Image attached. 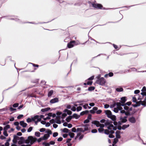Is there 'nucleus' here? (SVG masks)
Returning a JSON list of instances; mask_svg holds the SVG:
<instances>
[{"label": "nucleus", "mask_w": 146, "mask_h": 146, "mask_svg": "<svg viewBox=\"0 0 146 146\" xmlns=\"http://www.w3.org/2000/svg\"><path fill=\"white\" fill-rule=\"evenodd\" d=\"M113 122L111 121H106L105 123V125L107 127L108 129L104 130V133L107 135H109V137H114L112 134L114 133V130L116 129V128L114 127L112 124Z\"/></svg>", "instance_id": "nucleus-1"}, {"label": "nucleus", "mask_w": 146, "mask_h": 146, "mask_svg": "<svg viewBox=\"0 0 146 146\" xmlns=\"http://www.w3.org/2000/svg\"><path fill=\"white\" fill-rule=\"evenodd\" d=\"M28 139L25 140L24 137H20L18 143L19 145H21L25 143L27 144L30 143V145H27L26 146H31L36 140V137H27Z\"/></svg>", "instance_id": "nucleus-2"}, {"label": "nucleus", "mask_w": 146, "mask_h": 146, "mask_svg": "<svg viewBox=\"0 0 146 146\" xmlns=\"http://www.w3.org/2000/svg\"><path fill=\"white\" fill-rule=\"evenodd\" d=\"M88 125H86L83 127L78 128L77 129L75 127H73L72 129V131L74 132H77V135L76 137H78L80 136V133L83 132L85 131H87L88 130Z\"/></svg>", "instance_id": "nucleus-3"}, {"label": "nucleus", "mask_w": 146, "mask_h": 146, "mask_svg": "<svg viewBox=\"0 0 146 146\" xmlns=\"http://www.w3.org/2000/svg\"><path fill=\"white\" fill-rule=\"evenodd\" d=\"M120 112L122 113V115L120 117V120L122 122H125L127 121L126 118L127 117V115L128 114L127 113L125 112V111L124 110L120 111Z\"/></svg>", "instance_id": "nucleus-4"}, {"label": "nucleus", "mask_w": 146, "mask_h": 146, "mask_svg": "<svg viewBox=\"0 0 146 146\" xmlns=\"http://www.w3.org/2000/svg\"><path fill=\"white\" fill-rule=\"evenodd\" d=\"M96 125L97 127H100L98 129V130L99 132L101 133H104V130L103 128L104 126V124H101L100 123L99 121H95L94 123H93Z\"/></svg>", "instance_id": "nucleus-5"}, {"label": "nucleus", "mask_w": 146, "mask_h": 146, "mask_svg": "<svg viewBox=\"0 0 146 146\" xmlns=\"http://www.w3.org/2000/svg\"><path fill=\"white\" fill-rule=\"evenodd\" d=\"M116 105L117 106V108H114L113 109V111L114 112L118 113L119 110H121V111L122 110L123 108L121 106H123L124 105L123 104H121V103L117 102L116 103Z\"/></svg>", "instance_id": "nucleus-6"}, {"label": "nucleus", "mask_w": 146, "mask_h": 146, "mask_svg": "<svg viewBox=\"0 0 146 146\" xmlns=\"http://www.w3.org/2000/svg\"><path fill=\"white\" fill-rule=\"evenodd\" d=\"M100 75L98 76L97 77V78L98 79L97 80L96 82L97 84L101 85H104L105 83V80L104 78L102 77L100 78Z\"/></svg>", "instance_id": "nucleus-7"}, {"label": "nucleus", "mask_w": 146, "mask_h": 146, "mask_svg": "<svg viewBox=\"0 0 146 146\" xmlns=\"http://www.w3.org/2000/svg\"><path fill=\"white\" fill-rule=\"evenodd\" d=\"M32 121H34L36 125L37 124V123L40 121V118H39V115H36L34 117H32Z\"/></svg>", "instance_id": "nucleus-8"}, {"label": "nucleus", "mask_w": 146, "mask_h": 146, "mask_svg": "<svg viewBox=\"0 0 146 146\" xmlns=\"http://www.w3.org/2000/svg\"><path fill=\"white\" fill-rule=\"evenodd\" d=\"M45 134L43 137H49L50 135L52 134L51 131L49 129H47L45 132Z\"/></svg>", "instance_id": "nucleus-9"}, {"label": "nucleus", "mask_w": 146, "mask_h": 146, "mask_svg": "<svg viewBox=\"0 0 146 146\" xmlns=\"http://www.w3.org/2000/svg\"><path fill=\"white\" fill-rule=\"evenodd\" d=\"M68 135L71 137H74V134L72 132H70L68 133H66L63 134V136L64 137H67Z\"/></svg>", "instance_id": "nucleus-10"}, {"label": "nucleus", "mask_w": 146, "mask_h": 146, "mask_svg": "<svg viewBox=\"0 0 146 146\" xmlns=\"http://www.w3.org/2000/svg\"><path fill=\"white\" fill-rule=\"evenodd\" d=\"M141 91L142 92L141 93V94L143 96H145V99L146 100V88L145 86L143 87Z\"/></svg>", "instance_id": "nucleus-11"}, {"label": "nucleus", "mask_w": 146, "mask_h": 146, "mask_svg": "<svg viewBox=\"0 0 146 146\" xmlns=\"http://www.w3.org/2000/svg\"><path fill=\"white\" fill-rule=\"evenodd\" d=\"M124 109L125 110H126L128 114H129V112L132 110V107L129 108L128 106H127L124 104Z\"/></svg>", "instance_id": "nucleus-12"}, {"label": "nucleus", "mask_w": 146, "mask_h": 146, "mask_svg": "<svg viewBox=\"0 0 146 146\" xmlns=\"http://www.w3.org/2000/svg\"><path fill=\"white\" fill-rule=\"evenodd\" d=\"M93 7L97 9H102V5L99 4L93 3L92 4Z\"/></svg>", "instance_id": "nucleus-13"}, {"label": "nucleus", "mask_w": 146, "mask_h": 146, "mask_svg": "<svg viewBox=\"0 0 146 146\" xmlns=\"http://www.w3.org/2000/svg\"><path fill=\"white\" fill-rule=\"evenodd\" d=\"M75 43V41H72L70 42L68 44L67 46L69 48H70L73 47L74 46V44Z\"/></svg>", "instance_id": "nucleus-14"}, {"label": "nucleus", "mask_w": 146, "mask_h": 146, "mask_svg": "<svg viewBox=\"0 0 146 146\" xmlns=\"http://www.w3.org/2000/svg\"><path fill=\"white\" fill-rule=\"evenodd\" d=\"M129 121L132 123H135L136 122L135 118L133 117H129Z\"/></svg>", "instance_id": "nucleus-15"}, {"label": "nucleus", "mask_w": 146, "mask_h": 146, "mask_svg": "<svg viewBox=\"0 0 146 146\" xmlns=\"http://www.w3.org/2000/svg\"><path fill=\"white\" fill-rule=\"evenodd\" d=\"M121 101L120 103H121V104H123L124 106L125 103L127 101L126 98L125 97H122L121 98Z\"/></svg>", "instance_id": "nucleus-16"}, {"label": "nucleus", "mask_w": 146, "mask_h": 146, "mask_svg": "<svg viewBox=\"0 0 146 146\" xmlns=\"http://www.w3.org/2000/svg\"><path fill=\"white\" fill-rule=\"evenodd\" d=\"M105 113L108 117L109 118V117H110L111 116V113L110 111L109 110L105 111Z\"/></svg>", "instance_id": "nucleus-17"}, {"label": "nucleus", "mask_w": 146, "mask_h": 146, "mask_svg": "<svg viewBox=\"0 0 146 146\" xmlns=\"http://www.w3.org/2000/svg\"><path fill=\"white\" fill-rule=\"evenodd\" d=\"M58 99L56 98H55L50 100V102L51 103L53 104L58 102Z\"/></svg>", "instance_id": "nucleus-18"}, {"label": "nucleus", "mask_w": 146, "mask_h": 146, "mask_svg": "<svg viewBox=\"0 0 146 146\" xmlns=\"http://www.w3.org/2000/svg\"><path fill=\"white\" fill-rule=\"evenodd\" d=\"M20 125L23 127H26L27 125V124L25 123L23 121H21L20 122Z\"/></svg>", "instance_id": "nucleus-19"}, {"label": "nucleus", "mask_w": 146, "mask_h": 146, "mask_svg": "<svg viewBox=\"0 0 146 146\" xmlns=\"http://www.w3.org/2000/svg\"><path fill=\"white\" fill-rule=\"evenodd\" d=\"M48 138V137H40L37 140V141L39 143L42 141L47 139Z\"/></svg>", "instance_id": "nucleus-20"}, {"label": "nucleus", "mask_w": 146, "mask_h": 146, "mask_svg": "<svg viewBox=\"0 0 146 146\" xmlns=\"http://www.w3.org/2000/svg\"><path fill=\"white\" fill-rule=\"evenodd\" d=\"M121 133L119 131L117 130L115 132L116 137H120Z\"/></svg>", "instance_id": "nucleus-21"}, {"label": "nucleus", "mask_w": 146, "mask_h": 146, "mask_svg": "<svg viewBox=\"0 0 146 146\" xmlns=\"http://www.w3.org/2000/svg\"><path fill=\"white\" fill-rule=\"evenodd\" d=\"M116 91L118 92H122L123 91V89L122 87H119L116 89Z\"/></svg>", "instance_id": "nucleus-22"}, {"label": "nucleus", "mask_w": 146, "mask_h": 146, "mask_svg": "<svg viewBox=\"0 0 146 146\" xmlns=\"http://www.w3.org/2000/svg\"><path fill=\"white\" fill-rule=\"evenodd\" d=\"M64 111L65 112H67V114L69 115H71L72 113L71 111L68 110L67 109H65Z\"/></svg>", "instance_id": "nucleus-23"}, {"label": "nucleus", "mask_w": 146, "mask_h": 146, "mask_svg": "<svg viewBox=\"0 0 146 146\" xmlns=\"http://www.w3.org/2000/svg\"><path fill=\"white\" fill-rule=\"evenodd\" d=\"M10 128V125H7L4 127L3 130L7 131Z\"/></svg>", "instance_id": "nucleus-24"}, {"label": "nucleus", "mask_w": 146, "mask_h": 146, "mask_svg": "<svg viewBox=\"0 0 146 146\" xmlns=\"http://www.w3.org/2000/svg\"><path fill=\"white\" fill-rule=\"evenodd\" d=\"M138 96L136 95L134 97H133L132 100L133 102H135L137 104V97Z\"/></svg>", "instance_id": "nucleus-25"}, {"label": "nucleus", "mask_w": 146, "mask_h": 146, "mask_svg": "<svg viewBox=\"0 0 146 146\" xmlns=\"http://www.w3.org/2000/svg\"><path fill=\"white\" fill-rule=\"evenodd\" d=\"M72 117L74 118H75L77 119L80 117V115H78L76 113H74L72 115Z\"/></svg>", "instance_id": "nucleus-26"}, {"label": "nucleus", "mask_w": 146, "mask_h": 146, "mask_svg": "<svg viewBox=\"0 0 146 146\" xmlns=\"http://www.w3.org/2000/svg\"><path fill=\"white\" fill-rule=\"evenodd\" d=\"M88 113V110H86L84 111H83L81 112L80 113V115H83L85 114Z\"/></svg>", "instance_id": "nucleus-27"}, {"label": "nucleus", "mask_w": 146, "mask_h": 146, "mask_svg": "<svg viewBox=\"0 0 146 146\" xmlns=\"http://www.w3.org/2000/svg\"><path fill=\"white\" fill-rule=\"evenodd\" d=\"M50 109V108H47L44 109H42L41 111L42 112L46 111H47L49 110Z\"/></svg>", "instance_id": "nucleus-28"}, {"label": "nucleus", "mask_w": 146, "mask_h": 146, "mask_svg": "<svg viewBox=\"0 0 146 146\" xmlns=\"http://www.w3.org/2000/svg\"><path fill=\"white\" fill-rule=\"evenodd\" d=\"M53 93V90H51L49 91L48 93V97H50L52 95Z\"/></svg>", "instance_id": "nucleus-29"}, {"label": "nucleus", "mask_w": 146, "mask_h": 146, "mask_svg": "<svg viewBox=\"0 0 146 146\" xmlns=\"http://www.w3.org/2000/svg\"><path fill=\"white\" fill-rule=\"evenodd\" d=\"M129 126V125L127 124V125H123L122 127V129H124L125 128L128 127Z\"/></svg>", "instance_id": "nucleus-30"}, {"label": "nucleus", "mask_w": 146, "mask_h": 146, "mask_svg": "<svg viewBox=\"0 0 146 146\" xmlns=\"http://www.w3.org/2000/svg\"><path fill=\"white\" fill-rule=\"evenodd\" d=\"M120 137H115V139H114L113 141V143H114V144H116L117 143V142H118V138H120Z\"/></svg>", "instance_id": "nucleus-31"}, {"label": "nucleus", "mask_w": 146, "mask_h": 146, "mask_svg": "<svg viewBox=\"0 0 146 146\" xmlns=\"http://www.w3.org/2000/svg\"><path fill=\"white\" fill-rule=\"evenodd\" d=\"M113 121H114L116 119V116L115 115H111V117H109Z\"/></svg>", "instance_id": "nucleus-32"}, {"label": "nucleus", "mask_w": 146, "mask_h": 146, "mask_svg": "<svg viewBox=\"0 0 146 146\" xmlns=\"http://www.w3.org/2000/svg\"><path fill=\"white\" fill-rule=\"evenodd\" d=\"M72 119V116H69L68 117L66 118V120L68 122H69Z\"/></svg>", "instance_id": "nucleus-33"}, {"label": "nucleus", "mask_w": 146, "mask_h": 146, "mask_svg": "<svg viewBox=\"0 0 146 146\" xmlns=\"http://www.w3.org/2000/svg\"><path fill=\"white\" fill-rule=\"evenodd\" d=\"M19 137H14V139L13 140V142L15 143H16L17 142V139H18V138H19Z\"/></svg>", "instance_id": "nucleus-34"}, {"label": "nucleus", "mask_w": 146, "mask_h": 146, "mask_svg": "<svg viewBox=\"0 0 146 146\" xmlns=\"http://www.w3.org/2000/svg\"><path fill=\"white\" fill-rule=\"evenodd\" d=\"M40 133L39 132H36L35 133V135L37 137H39L40 136Z\"/></svg>", "instance_id": "nucleus-35"}, {"label": "nucleus", "mask_w": 146, "mask_h": 146, "mask_svg": "<svg viewBox=\"0 0 146 146\" xmlns=\"http://www.w3.org/2000/svg\"><path fill=\"white\" fill-rule=\"evenodd\" d=\"M68 129L67 128H64L63 129H62V131L64 133H68Z\"/></svg>", "instance_id": "nucleus-36"}, {"label": "nucleus", "mask_w": 146, "mask_h": 146, "mask_svg": "<svg viewBox=\"0 0 146 146\" xmlns=\"http://www.w3.org/2000/svg\"><path fill=\"white\" fill-rule=\"evenodd\" d=\"M4 131L3 132V134L5 136H8V134L7 132V131L3 130Z\"/></svg>", "instance_id": "nucleus-37"}, {"label": "nucleus", "mask_w": 146, "mask_h": 146, "mask_svg": "<svg viewBox=\"0 0 146 146\" xmlns=\"http://www.w3.org/2000/svg\"><path fill=\"white\" fill-rule=\"evenodd\" d=\"M82 108L81 106H79L77 108L76 110L77 111H79L82 110Z\"/></svg>", "instance_id": "nucleus-38"}, {"label": "nucleus", "mask_w": 146, "mask_h": 146, "mask_svg": "<svg viewBox=\"0 0 146 146\" xmlns=\"http://www.w3.org/2000/svg\"><path fill=\"white\" fill-rule=\"evenodd\" d=\"M94 89L95 88L94 87H91L88 88V90L89 91H92L94 90Z\"/></svg>", "instance_id": "nucleus-39"}, {"label": "nucleus", "mask_w": 146, "mask_h": 146, "mask_svg": "<svg viewBox=\"0 0 146 146\" xmlns=\"http://www.w3.org/2000/svg\"><path fill=\"white\" fill-rule=\"evenodd\" d=\"M50 122L51 123H53L56 122V120L54 119H52L50 120Z\"/></svg>", "instance_id": "nucleus-40"}, {"label": "nucleus", "mask_w": 146, "mask_h": 146, "mask_svg": "<svg viewBox=\"0 0 146 146\" xmlns=\"http://www.w3.org/2000/svg\"><path fill=\"white\" fill-rule=\"evenodd\" d=\"M32 121V118L31 119L29 118H28L27 119V121L28 123H29L31 122Z\"/></svg>", "instance_id": "nucleus-41"}, {"label": "nucleus", "mask_w": 146, "mask_h": 146, "mask_svg": "<svg viewBox=\"0 0 146 146\" xmlns=\"http://www.w3.org/2000/svg\"><path fill=\"white\" fill-rule=\"evenodd\" d=\"M116 105V104H115V103H114L113 104L111 105L110 106V108H113Z\"/></svg>", "instance_id": "nucleus-42"}, {"label": "nucleus", "mask_w": 146, "mask_h": 146, "mask_svg": "<svg viewBox=\"0 0 146 146\" xmlns=\"http://www.w3.org/2000/svg\"><path fill=\"white\" fill-rule=\"evenodd\" d=\"M71 110L74 111H75L76 110V108L75 106H73L71 108Z\"/></svg>", "instance_id": "nucleus-43"}, {"label": "nucleus", "mask_w": 146, "mask_h": 146, "mask_svg": "<svg viewBox=\"0 0 146 146\" xmlns=\"http://www.w3.org/2000/svg\"><path fill=\"white\" fill-rule=\"evenodd\" d=\"M19 106V104L18 103H16L14 104L13 105V107L14 108H16L17 107Z\"/></svg>", "instance_id": "nucleus-44"}, {"label": "nucleus", "mask_w": 146, "mask_h": 146, "mask_svg": "<svg viewBox=\"0 0 146 146\" xmlns=\"http://www.w3.org/2000/svg\"><path fill=\"white\" fill-rule=\"evenodd\" d=\"M97 132V130L96 129H93L91 131L92 133H96Z\"/></svg>", "instance_id": "nucleus-45"}, {"label": "nucleus", "mask_w": 146, "mask_h": 146, "mask_svg": "<svg viewBox=\"0 0 146 146\" xmlns=\"http://www.w3.org/2000/svg\"><path fill=\"white\" fill-rule=\"evenodd\" d=\"M43 145H44L45 146H49V143H46L45 142L42 143Z\"/></svg>", "instance_id": "nucleus-46"}, {"label": "nucleus", "mask_w": 146, "mask_h": 146, "mask_svg": "<svg viewBox=\"0 0 146 146\" xmlns=\"http://www.w3.org/2000/svg\"><path fill=\"white\" fill-rule=\"evenodd\" d=\"M23 115H18L17 117V118L18 119H20L21 117H23Z\"/></svg>", "instance_id": "nucleus-47"}, {"label": "nucleus", "mask_w": 146, "mask_h": 146, "mask_svg": "<svg viewBox=\"0 0 146 146\" xmlns=\"http://www.w3.org/2000/svg\"><path fill=\"white\" fill-rule=\"evenodd\" d=\"M45 131V129L44 128H42L40 129L39 131L40 132H43Z\"/></svg>", "instance_id": "nucleus-48"}, {"label": "nucleus", "mask_w": 146, "mask_h": 146, "mask_svg": "<svg viewBox=\"0 0 146 146\" xmlns=\"http://www.w3.org/2000/svg\"><path fill=\"white\" fill-rule=\"evenodd\" d=\"M131 102H127L126 104H125L126 105H127L128 106H129L130 105H131Z\"/></svg>", "instance_id": "nucleus-49"}, {"label": "nucleus", "mask_w": 146, "mask_h": 146, "mask_svg": "<svg viewBox=\"0 0 146 146\" xmlns=\"http://www.w3.org/2000/svg\"><path fill=\"white\" fill-rule=\"evenodd\" d=\"M50 119V117L48 116H47L46 118H43V119L44 120H46L47 119Z\"/></svg>", "instance_id": "nucleus-50"}, {"label": "nucleus", "mask_w": 146, "mask_h": 146, "mask_svg": "<svg viewBox=\"0 0 146 146\" xmlns=\"http://www.w3.org/2000/svg\"><path fill=\"white\" fill-rule=\"evenodd\" d=\"M32 129V127H30L27 130V131L28 132H31Z\"/></svg>", "instance_id": "nucleus-51"}, {"label": "nucleus", "mask_w": 146, "mask_h": 146, "mask_svg": "<svg viewBox=\"0 0 146 146\" xmlns=\"http://www.w3.org/2000/svg\"><path fill=\"white\" fill-rule=\"evenodd\" d=\"M14 124L16 126H17L19 125V122H17H17H15L14 123Z\"/></svg>", "instance_id": "nucleus-52"}, {"label": "nucleus", "mask_w": 146, "mask_h": 146, "mask_svg": "<svg viewBox=\"0 0 146 146\" xmlns=\"http://www.w3.org/2000/svg\"><path fill=\"white\" fill-rule=\"evenodd\" d=\"M88 106V104H86L84 105L83 107L85 109H86L87 108V107Z\"/></svg>", "instance_id": "nucleus-53"}, {"label": "nucleus", "mask_w": 146, "mask_h": 146, "mask_svg": "<svg viewBox=\"0 0 146 146\" xmlns=\"http://www.w3.org/2000/svg\"><path fill=\"white\" fill-rule=\"evenodd\" d=\"M92 83V82L91 81H88L87 83V85H91Z\"/></svg>", "instance_id": "nucleus-54"}, {"label": "nucleus", "mask_w": 146, "mask_h": 146, "mask_svg": "<svg viewBox=\"0 0 146 146\" xmlns=\"http://www.w3.org/2000/svg\"><path fill=\"white\" fill-rule=\"evenodd\" d=\"M104 107L105 108H108L109 107V105L108 104H106L104 105Z\"/></svg>", "instance_id": "nucleus-55"}, {"label": "nucleus", "mask_w": 146, "mask_h": 146, "mask_svg": "<svg viewBox=\"0 0 146 146\" xmlns=\"http://www.w3.org/2000/svg\"><path fill=\"white\" fill-rule=\"evenodd\" d=\"M108 74L110 77H111L113 76V73L112 72H110Z\"/></svg>", "instance_id": "nucleus-56"}, {"label": "nucleus", "mask_w": 146, "mask_h": 146, "mask_svg": "<svg viewBox=\"0 0 146 146\" xmlns=\"http://www.w3.org/2000/svg\"><path fill=\"white\" fill-rule=\"evenodd\" d=\"M102 112V111L101 110H99L97 111L96 113L98 114H100Z\"/></svg>", "instance_id": "nucleus-57"}, {"label": "nucleus", "mask_w": 146, "mask_h": 146, "mask_svg": "<svg viewBox=\"0 0 146 146\" xmlns=\"http://www.w3.org/2000/svg\"><path fill=\"white\" fill-rule=\"evenodd\" d=\"M140 92V91L139 90H136L135 91L134 93L135 94H137L139 93Z\"/></svg>", "instance_id": "nucleus-58"}, {"label": "nucleus", "mask_w": 146, "mask_h": 146, "mask_svg": "<svg viewBox=\"0 0 146 146\" xmlns=\"http://www.w3.org/2000/svg\"><path fill=\"white\" fill-rule=\"evenodd\" d=\"M10 110L11 111H13L16 110V109L13 108L12 107H10Z\"/></svg>", "instance_id": "nucleus-59"}, {"label": "nucleus", "mask_w": 146, "mask_h": 146, "mask_svg": "<svg viewBox=\"0 0 146 146\" xmlns=\"http://www.w3.org/2000/svg\"><path fill=\"white\" fill-rule=\"evenodd\" d=\"M63 138L62 137H59L57 139L58 141H62Z\"/></svg>", "instance_id": "nucleus-60"}, {"label": "nucleus", "mask_w": 146, "mask_h": 146, "mask_svg": "<svg viewBox=\"0 0 146 146\" xmlns=\"http://www.w3.org/2000/svg\"><path fill=\"white\" fill-rule=\"evenodd\" d=\"M94 76H92L88 79V80H92L94 78Z\"/></svg>", "instance_id": "nucleus-61"}, {"label": "nucleus", "mask_w": 146, "mask_h": 146, "mask_svg": "<svg viewBox=\"0 0 146 146\" xmlns=\"http://www.w3.org/2000/svg\"><path fill=\"white\" fill-rule=\"evenodd\" d=\"M89 122V120L88 119H86L84 120V123H88Z\"/></svg>", "instance_id": "nucleus-62"}, {"label": "nucleus", "mask_w": 146, "mask_h": 146, "mask_svg": "<svg viewBox=\"0 0 146 146\" xmlns=\"http://www.w3.org/2000/svg\"><path fill=\"white\" fill-rule=\"evenodd\" d=\"M55 142L54 141H50L49 142V145H54L55 144Z\"/></svg>", "instance_id": "nucleus-63"}, {"label": "nucleus", "mask_w": 146, "mask_h": 146, "mask_svg": "<svg viewBox=\"0 0 146 146\" xmlns=\"http://www.w3.org/2000/svg\"><path fill=\"white\" fill-rule=\"evenodd\" d=\"M9 143L8 142H6V143L5 144V146H9Z\"/></svg>", "instance_id": "nucleus-64"}]
</instances>
